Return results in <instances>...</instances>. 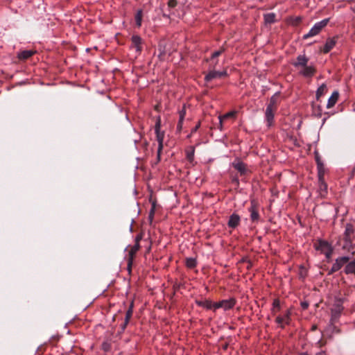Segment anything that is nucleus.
<instances>
[{
  "label": "nucleus",
  "instance_id": "f257e3e1",
  "mask_svg": "<svg viewBox=\"0 0 355 355\" xmlns=\"http://www.w3.org/2000/svg\"><path fill=\"white\" fill-rule=\"evenodd\" d=\"M196 304L198 305L200 308L205 309H223L225 311L227 309H232L235 301L234 299H229V300H223L218 302H213L209 300H200L196 301Z\"/></svg>",
  "mask_w": 355,
  "mask_h": 355
},
{
  "label": "nucleus",
  "instance_id": "f03ea898",
  "mask_svg": "<svg viewBox=\"0 0 355 355\" xmlns=\"http://www.w3.org/2000/svg\"><path fill=\"white\" fill-rule=\"evenodd\" d=\"M329 19H322L320 21H318V22L315 23L313 25V26L310 29L309 33L304 35V39H307L309 37H313V36H315V35H318L320 33V31L324 26H327V24L329 22Z\"/></svg>",
  "mask_w": 355,
  "mask_h": 355
},
{
  "label": "nucleus",
  "instance_id": "7ed1b4c3",
  "mask_svg": "<svg viewBox=\"0 0 355 355\" xmlns=\"http://www.w3.org/2000/svg\"><path fill=\"white\" fill-rule=\"evenodd\" d=\"M157 141H158L157 157L159 159L161 151L163 148L164 132L160 131V120L159 119L155 125Z\"/></svg>",
  "mask_w": 355,
  "mask_h": 355
},
{
  "label": "nucleus",
  "instance_id": "20e7f679",
  "mask_svg": "<svg viewBox=\"0 0 355 355\" xmlns=\"http://www.w3.org/2000/svg\"><path fill=\"white\" fill-rule=\"evenodd\" d=\"M354 232V229L352 225L347 224L345 227V230L344 232V242L345 243L343 245V249L349 250V248L352 244V235Z\"/></svg>",
  "mask_w": 355,
  "mask_h": 355
},
{
  "label": "nucleus",
  "instance_id": "39448f33",
  "mask_svg": "<svg viewBox=\"0 0 355 355\" xmlns=\"http://www.w3.org/2000/svg\"><path fill=\"white\" fill-rule=\"evenodd\" d=\"M349 259L350 257L347 256H343L337 258L331 268L329 271V275L338 271L345 264L349 261Z\"/></svg>",
  "mask_w": 355,
  "mask_h": 355
},
{
  "label": "nucleus",
  "instance_id": "423d86ee",
  "mask_svg": "<svg viewBox=\"0 0 355 355\" xmlns=\"http://www.w3.org/2000/svg\"><path fill=\"white\" fill-rule=\"evenodd\" d=\"M227 71H216L215 69H211L205 77V80L206 82H209L214 79L220 78L221 77L227 76Z\"/></svg>",
  "mask_w": 355,
  "mask_h": 355
},
{
  "label": "nucleus",
  "instance_id": "0eeeda50",
  "mask_svg": "<svg viewBox=\"0 0 355 355\" xmlns=\"http://www.w3.org/2000/svg\"><path fill=\"white\" fill-rule=\"evenodd\" d=\"M232 166L241 174V175H244L248 172L246 165L239 159L234 160L232 163Z\"/></svg>",
  "mask_w": 355,
  "mask_h": 355
},
{
  "label": "nucleus",
  "instance_id": "6e6552de",
  "mask_svg": "<svg viewBox=\"0 0 355 355\" xmlns=\"http://www.w3.org/2000/svg\"><path fill=\"white\" fill-rule=\"evenodd\" d=\"M275 109H272L270 107H266L265 111V119L267 123L268 127H270L274 121L275 116Z\"/></svg>",
  "mask_w": 355,
  "mask_h": 355
},
{
  "label": "nucleus",
  "instance_id": "1a4fd4ad",
  "mask_svg": "<svg viewBox=\"0 0 355 355\" xmlns=\"http://www.w3.org/2000/svg\"><path fill=\"white\" fill-rule=\"evenodd\" d=\"M132 46L135 49L137 53H140L142 50V39L139 35H133L132 37Z\"/></svg>",
  "mask_w": 355,
  "mask_h": 355
},
{
  "label": "nucleus",
  "instance_id": "9d476101",
  "mask_svg": "<svg viewBox=\"0 0 355 355\" xmlns=\"http://www.w3.org/2000/svg\"><path fill=\"white\" fill-rule=\"evenodd\" d=\"M309 59L305 55H299L297 57L296 61L293 63V66L296 68L303 67L308 64Z\"/></svg>",
  "mask_w": 355,
  "mask_h": 355
},
{
  "label": "nucleus",
  "instance_id": "9b49d317",
  "mask_svg": "<svg viewBox=\"0 0 355 355\" xmlns=\"http://www.w3.org/2000/svg\"><path fill=\"white\" fill-rule=\"evenodd\" d=\"M240 216L236 214H232L228 220V226L231 228H235L238 226L240 222Z\"/></svg>",
  "mask_w": 355,
  "mask_h": 355
},
{
  "label": "nucleus",
  "instance_id": "f8f14e48",
  "mask_svg": "<svg viewBox=\"0 0 355 355\" xmlns=\"http://www.w3.org/2000/svg\"><path fill=\"white\" fill-rule=\"evenodd\" d=\"M300 73L305 77H311L315 73V69L313 66H308L307 64L302 67Z\"/></svg>",
  "mask_w": 355,
  "mask_h": 355
},
{
  "label": "nucleus",
  "instance_id": "ddd939ff",
  "mask_svg": "<svg viewBox=\"0 0 355 355\" xmlns=\"http://www.w3.org/2000/svg\"><path fill=\"white\" fill-rule=\"evenodd\" d=\"M336 39L335 37L327 39L323 49V52L324 53L329 52L336 45Z\"/></svg>",
  "mask_w": 355,
  "mask_h": 355
},
{
  "label": "nucleus",
  "instance_id": "4468645a",
  "mask_svg": "<svg viewBox=\"0 0 355 355\" xmlns=\"http://www.w3.org/2000/svg\"><path fill=\"white\" fill-rule=\"evenodd\" d=\"M236 114V111H231V112L226 113L225 114H224L223 116H219V117H218V119H219V127L218 128H219V129L220 130H222V129H223V120L229 119V118H234V117H235Z\"/></svg>",
  "mask_w": 355,
  "mask_h": 355
},
{
  "label": "nucleus",
  "instance_id": "2eb2a0df",
  "mask_svg": "<svg viewBox=\"0 0 355 355\" xmlns=\"http://www.w3.org/2000/svg\"><path fill=\"white\" fill-rule=\"evenodd\" d=\"M338 96H339L338 92L334 91L332 93L331 96L328 99V102H327V108L332 107L336 104V103L337 102V101L338 99Z\"/></svg>",
  "mask_w": 355,
  "mask_h": 355
},
{
  "label": "nucleus",
  "instance_id": "dca6fc26",
  "mask_svg": "<svg viewBox=\"0 0 355 355\" xmlns=\"http://www.w3.org/2000/svg\"><path fill=\"white\" fill-rule=\"evenodd\" d=\"M331 248V245L326 241H319L318 245L316 247L318 250H320L322 253Z\"/></svg>",
  "mask_w": 355,
  "mask_h": 355
},
{
  "label": "nucleus",
  "instance_id": "f3484780",
  "mask_svg": "<svg viewBox=\"0 0 355 355\" xmlns=\"http://www.w3.org/2000/svg\"><path fill=\"white\" fill-rule=\"evenodd\" d=\"M35 53L33 50H24L18 53V58L20 60H26L31 57Z\"/></svg>",
  "mask_w": 355,
  "mask_h": 355
},
{
  "label": "nucleus",
  "instance_id": "a211bd4d",
  "mask_svg": "<svg viewBox=\"0 0 355 355\" xmlns=\"http://www.w3.org/2000/svg\"><path fill=\"white\" fill-rule=\"evenodd\" d=\"M346 264L347 265L345 268V272L347 275L355 274V259L349 262H347Z\"/></svg>",
  "mask_w": 355,
  "mask_h": 355
},
{
  "label": "nucleus",
  "instance_id": "6ab92c4d",
  "mask_svg": "<svg viewBox=\"0 0 355 355\" xmlns=\"http://www.w3.org/2000/svg\"><path fill=\"white\" fill-rule=\"evenodd\" d=\"M289 315L288 313L284 315L283 316H277L276 322L281 326H283L285 324L288 323Z\"/></svg>",
  "mask_w": 355,
  "mask_h": 355
},
{
  "label": "nucleus",
  "instance_id": "aec40b11",
  "mask_svg": "<svg viewBox=\"0 0 355 355\" xmlns=\"http://www.w3.org/2000/svg\"><path fill=\"white\" fill-rule=\"evenodd\" d=\"M275 14L270 12L264 15V20L266 24H272L275 21Z\"/></svg>",
  "mask_w": 355,
  "mask_h": 355
},
{
  "label": "nucleus",
  "instance_id": "412c9836",
  "mask_svg": "<svg viewBox=\"0 0 355 355\" xmlns=\"http://www.w3.org/2000/svg\"><path fill=\"white\" fill-rule=\"evenodd\" d=\"M135 24L137 27H140L141 26L142 21V10H139L137 11L135 17Z\"/></svg>",
  "mask_w": 355,
  "mask_h": 355
},
{
  "label": "nucleus",
  "instance_id": "4be33fe9",
  "mask_svg": "<svg viewBox=\"0 0 355 355\" xmlns=\"http://www.w3.org/2000/svg\"><path fill=\"white\" fill-rule=\"evenodd\" d=\"M249 210L250 211L251 220L254 222L258 221L259 218V215L258 211L257 210H255V209L252 206L250 208Z\"/></svg>",
  "mask_w": 355,
  "mask_h": 355
},
{
  "label": "nucleus",
  "instance_id": "5701e85b",
  "mask_svg": "<svg viewBox=\"0 0 355 355\" xmlns=\"http://www.w3.org/2000/svg\"><path fill=\"white\" fill-rule=\"evenodd\" d=\"M225 51V48L221 47L219 50L214 51L210 58L207 59V61H213L216 59L219 55H220Z\"/></svg>",
  "mask_w": 355,
  "mask_h": 355
},
{
  "label": "nucleus",
  "instance_id": "b1692460",
  "mask_svg": "<svg viewBox=\"0 0 355 355\" xmlns=\"http://www.w3.org/2000/svg\"><path fill=\"white\" fill-rule=\"evenodd\" d=\"M327 91V86L325 84H322L316 91V98L318 100Z\"/></svg>",
  "mask_w": 355,
  "mask_h": 355
},
{
  "label": "nucleus",
  "instance_id": "393cba45",
  "mask_svg": "<svg viewBox=\"0 0 355 355\" xmlns=\"http://www.w3.org/2000/svg\"><path fill=\"white\" fill-rule=\"evenodd\" d=\"M278 94L279 93H276L274 96H272L270 98V103L266 107H270L272 109L276 110L277 96L278 95Z\"/></svg>",
  "mask_w": 355,
  "mask_h": 355
},
{
  "label": "nucleus",
  "instance_id": "a878e982",
  "mask_svg": "<svg viewBox=\"0 0 355 355\" xmlns=\"http://www.w3.org/2000/svg\"><path fill=\"white\" fill-rule=\"evenodd\" d=\"M186 265L189 268H193L196 266V259L192 257L187 258Z\"/></svg>",
  "mask_w": 355,
  "mask_h": 355
},
{
  "label": "nucleus",
  "instance_id": "bb28decb",
  "mask_svg": "<svg viewBox=\"0 0 355 355\" xmlns=\"http://www.w3.org/2000/svg\"><path fill=\"white\" fill-rule=\"evenodd\" d=\"M132 312H126V315H125V321L121 324V329H122L123 331L125 329V327H126L127 324L128 323L129 320L132 317Z\"/></svg>",
  "mask_w": 355,
  "mask_h": 355
},
{
  "label": "nucleus",
  "instance_id": "cd10ccee",
  "mask_svg": "<svg viewBox=\"0 0 355 355\" xmlns=\"http://www.w3.org/2000/svg\"><path fill=\"white\" fill-rule=\"evenodd\" d=\"M139 243H135V244L131 248L129 254L131 257L134 256V254L139 250Z\"/></svg>",
  "mask_w": 355,
  "mask_h": 355
},
{
  "label": "nucleus",
  "instance_id": "c85d7f7f",
  "mask_svg": "<svg viewBox=\"0 0 355 355\" xmlns=\"http://www.w3.org/2000/svg\"><path fill=\"white\" fill-rule=\"evenodd\" d=\"M194 157V150L193 149L191 151H189L187 153V158L190 162L193 161Z\"/></svg>",
  "mask_w": 355,
  "mask_h": 355
},
{
  "label": "nucleus",
  "instance_id": "c756f323",
  "mask_svg": "<svg viewBox=\"0 0 355 355\" xmlns=\"http://www.w3.org/2000/svg\"><path fill=\"white\" fill-rule=\"evenodd\" d=\"M178 4V1L176 0H169L168 2V7L169 8H175Z\"/></svg>",
  "mask_w": 355,
  "mask_h": 355
},
{
  "label": "nucleus",
  "instance_id": "7c9ffc66",
  "mask_svg": "<svg viewBox=\"0 0 355 355\" xmlns=\"http://www.w3.org/2000/svg\"><path fill=\"white\" fill-rule=\"evenodd\" d=\"M185 114H186V111H185L184 107H183L182 110L180 111V122H183L184 121Z\"/></svg>",
  "mask_w": 355,
  "mask_h": 355
},
{
  "label": "nucleus",
  "instance_id": "2f4dec72",
  "mask_svg": "<svg viewBox=\"0 0 355 355\" xmlns=\"http://www.w3.org/2000/svg\"><path fill=\"white\" fill-rule=\"evenodd\" d=\"M333 253V248L332 247L329 249L328 250L325 251L323 254L325 255V257L327 259H330Z\"/></svg>",
  "mask_w": 355,
  "mask_h": 355
},
{
  "label": "nucleus",
  "instance_id": "473e14b6",
  "mask_svg": "<svg viewBox=\"0 0 355 355\" xmlns=\"http://www.w3.org/2000/svg\"><path fill=\"white\" fill-rule=\"evenodd\" d=\"M208 62H209V68H210V69H214L216 68V64H218V60L216 59H215L214 60V62L213 61H208Z\"/></svg>",
  "mask_w": 355,
  "mask_h": 355
},
{
  "label": "nucleus",
  "instance_id": "72a5a7b5",
  "mask_svg": "<svg viewBox=\"0 0 355 355\" xmlns=\"http://www.w3.org/2000/svg\"><path fill=\"white\" fill-rule=\"evenodd\" d=\"M327 189V184L324 183V182H322L321 184H320V189L322 191H326Z\"/></svg>",
  "mask_w": 355,
  "mask_h": 355
},
{
  "label": "nucleus",
  "instance_id": "f704fd0d",
  "mask_svg": "<svg viewBox=\"0 0 355 355\" xmlns=\"http://www.w3.org/2000/svg\"><path fill=\"white\" fill-rule=\"evenodd\" d=\"M301 306H302V308L303 309H307V308H308V306H309V304H308V302H301Z\"/></svg>",
  "mask_w": 355,
  "mask_h": 355
},
{
  "label": "nucleus",
  "instance_id": "c9c22d12",
  "mask_svg": "<svg viewBox=\"0 0 355 355\" xmlns=\"http://www.w3.org/2000/svg\"><path fill=\"white\" fill-rule=\"evenodd\" d=\"M103 349H104V350H105V351L108 350V349H109V348H110V345H109V344H107V343H104L103 344Z\"/></svg>",
  "mask_w": 355,
  "mask_h": 355
},
{
  "label": "nucleus",
  "instance_id": "e433bc0d",
  "mask_svg": "<svg viewBox=\"0 0 355 355\" xmlns=\"http://www.w3.org/2000/svg\"><path fill=\"white\" fill-rule=\"evenodd\" d=\"M182 123L183 122H180V119H179V121H178V125H177V128L178 130H181V129L182 128Z\"/></svg>",
  "mask_w": 355,
  "mask_h": 355
},
{
  "label": "nucleus",
  "instance_id": "4c0bfd02",
  "mask_svg": "<svg viewBox=\"0 0 355 355\" xmlns=\"http://www.w3.org/2000/svg\"><path fill=\"white\" fill-rule=\"evenodd\" d=\"M315 355H327L326 352L324 350H320V352H317Z\"/></svg>",
  "mask_w": 355,
  "mask_h": 355
},
{
  "label": "nucleus",
  "instance_id": "58836bf2",
  "mask_svg": "<svg viewBox=\"0 0 355 355\" xmlns=\"http://www.w3.org/2000/svg\"><path fill=\"white\" fill-rule=\"evenodd\" d=\"M305 277H306L305 272H304L303 271H301L300 273V277L301 279H304Z\"/></svg>",
  "mask_w": 355,
  "mask_h": 355
},
{
  "label": "nucleus",
  "instance_id": "ea45409f",
  "mask_svg": "<svg viewBox=\"0 0 355 355\" xmlns=\"http://www.w3.org/2000/svg\"><path fill=\"white\" fill-rule=\"evenodd\" d=\"M200 127V123H198V125H196V127H194L192 130V132H194L196 131H197V130Z\"/></svg>",
  "mask_w": 355,
  "mask_h": 355
},
{
  "label": "nucleus",
  "instance_id": "a19ab883",
  "mask_svg": "<svg viewBox=\"0 0 355 355\" xmlns=\"http://www.w3.org/2000/svg\"><path fill=\"white\" fill-rule=\"evenodd\" d=\"M340 312H334V314L332 315V318H336L339 316Z\"/></svg>",
  "mask_w": 355,
  "mask_h": 355
},
{
  "label": "nucleus",
  "instance_id": "79ce46f5",
  "mask_svg": "<svg viewBox=\"0 0 355 355\" xmlns=\"http://www.w3.org/2000/svg\"><path fill=\"white\" fill-rule=\"evenodd\" d=\"M141 239V236H137L136 237V243H139V240Z\"/></svg>",
  "mask_w": 355,
  "mask_h": 355
},
{
  "label": "nucleus",
  "instance_id": "37998d69",
  "mask_svg": "<svg viewBox=\"0 0 355 355\" xmlns=\"http://www.w3.org/2000/svg\"><path fill=\"white\" fill-rule=\"evenodd\" d=\"M232 181H233V182H234V183L239 184V180H238V178H234Z\"/></svg>",
  "mask_w": 355,
  "mask_h": 355
},
{
  "label": "nucleus",
  "instance_id": "c03bdc74",
  "mask_svg": "<svg viewBox=\"0 0 355 355\" xmlns=\"http://www.w3.org/2000/svg\"><path fill=\"white\" fill-rule=\"evenodd\" d=\"M278 303H279V302H278L277 301H275V302H273V304H274V306H278Z\"/></svg>",
  "mask_w": 355,
  "mask_h": 355
},
{
  "label": "nucleus",
  "instance_id": "a18cd8bd",
  "mask_svg": "<svg viewBox=\"0 0 355 355\" xmlns=\"http://www.w3.org/2000/svg\"><path fill=\"white\" fill-rule=\"evenodd\" d=\"M153 214H154V210H153V209H152V210L150 211V216H151V215H153Z\"/></svg>",
  "mask_w": 355,
  "mask_h": 355
},
{
  "label": "nucleus",
  "instance_id": "49530a36",
  "mask_svg": "<svg viewBox=\"0 0 355 355\" xmlns=\"http://www.w3.org/2000/svg\"><path fill=\"white\" fill-rule=\"evenodd\" d=\"M300 355H308L306 353H302Z\"/></svg>",
  "mask_w": 355,
  "mask_h": 355
},
{
  "label": "nucleus",
  "instance_id": "de8ad7c7",
  "mask_svg": "<svg viewBox=\"0 0 355 355\" xmlns=\"http://www.w3.org/2000/svg\"><path fill=\"white\" fill-rule=\"evenodd\" d=\"M317 162H318V166H319V165H320V162H319V160H318V158H317Z\"/></svg>",
  "mask_w": 355,
  "mask_h": 355
}]
</instances>
